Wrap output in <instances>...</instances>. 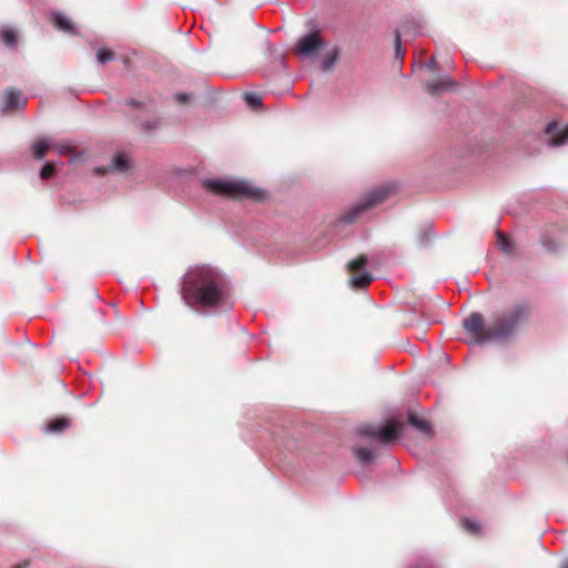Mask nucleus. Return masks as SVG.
Listing matches in <instances>:
<instances>
[{
  "mask_svg": "<svg viewBox=\"0 0 568 568\" xmlns=\"http://www.w3.org/2000/svg\"><path fill=\"white\" fill-rule=\"evenodd\" d=\"M530 316L529 304L517 302L507 308L495 312L488 323H485L480 313L474 312L464 318L463 327L476 344L507 342L514 338L519 329L529 322Z\"/></svg>",
  "mask_w": 568,
  "mask_h": 568,
  "instance_id": "1",
  "label": "nucleus"
},
{
  "mask_svg": "<svg viewBox=\"0 0 568 568\" xmlns=\"http://www.w3.org/2000/svg\"><path fill=\"white\" fill-rule=\"evenodd\" d=\"M182 300L194 310L230 305V287L225 276L210 266L190 270L183 277Z\"/></svg>",
  "mask_w": 568,
  "mask_h": 568,
  "instance_id": "2",
  "label": "nucleus"
},
{
  "mask_svg": "<svg viewBox=\"0 0 568 568\" xmlns=\"http://www.w3.org/2000/svg\"><path fill=\"white\" fill-rule=\"evenodd\" d=\"M203 186L215 194L230 197H258L260 195L258 189L241 181L207 179L203 181Z\"/></svg>",
  "mask_w": 568,
  "mask_h": 568,
  "instance_id": "3",
  "label": "nucleus"
},
{
  "mask_svg": "<svg viewBox=\"0 0 568 568\" xmlns=\"http://www.w3.org/2000/svg\"><path fill=\"white\" fill-rule=\"evenodd\" d=\"M393 190L394 184L392 183L374 189L361 202L346 212L342 216V221L348 224L355 222L363 212L385 201Z\"/></svg>",
  "mask_w": 568,
  "mask_h": 568,
  "instance_id": "4",
  "label": "nucleus"
},
{
  "mask_svg": "<svg viewBox=\"0 0 568 568\" xmlns=\"http://www.w3.org/2000/svg\"><path fill=\"white\" fill-rule=\"evenodd\" d=\"M403 426L402 422H393L384 427L367 424L358 428V434L371 439L376 438L378 442L389 445L399 437Z\"/></svg>",
  "mask_w": 568,
  "mask_h": 568,
  "instance_id": "5",
  "label": "nucleus"
},
{
  "mask_svg": "<svg viewBox=\"0 0 568 568\" xmlns=\"http://www.w3.org/2000/svg\"><path fill=\"white\" fill-rule=\"evenodd\" d=\"M367 258L364 255L358 256L347 264L348 270L353 273L349 280L352 287H366L374 280V276L365 270Z\"/></svg>",
  "mask_w": 568,
  "mask_h": 568,
  "instance_id": "6",
  "label": "nucleus"
},
{
  "mask_svg": "<svg viewBox=\"0 0 568 568\" xmlns=\"http://www.w3.org/2000/svg\"><path fill=\"white\" fill-rule=\"evenodd\" d=\"M324 45L325 43L317 31L310 32L300 38L296 44V53L301 58H311Z\"/></svg>",
  "mask_w": 568,
  "mask_h": 568,
  "instance_id": "7",
  "label": "nucleus"
},
{
  "mask_svg": "<svg viewBox=\"0 0 568 568\" xmlns=\"http://www.w3.org/2000/svg\"><path fill=\"white\" fill-rule=\"evenodd\" d=\"M27 105V98L17 89L6 91L2 100V111L22 110Z\"/></svg>",
  "mask_w": 568,
  "mask_h": 568,
  "instance_id": "8",
  "label": "nucleus"
},
{
  "mask_svg": "<svg viewBox=\"0 0 568 568\" xmlns=\"http://www.w3.org/2000/svg\"><path fill=\"white\" fill-rule=\"evenodd\" d=\"M546 134L549 135L548 143L551 146H561L568 142V125L559 128L556 121L548 123Z\"/></svg>",
  "mask_w": 568,
  "mask_h": 568,
  "instance_id": "9",
  "label": "nucleus"
},
{
  "mask_svg": "<svg viewBox=\"0 0 568 568\" xmlns=\"http://www.w3.org/2000/svg\"><path fill=\"white\" fill-rule=\"evenodd\" d=\"M454 85H455V81L449 77H445L444 79L428 82L426 84V89L429 94L439 95L443 92L450 90Z\"/></svg>",
  "mask_w": 568,
  "mask_h": 568,
  "instance_id": "10",
  "label": "nucleus"
},
{
  "mask_svg": "<svg viewBox=\"0 0 568 568\" xmlns=\"http://www.w3.org/2000/svg\"><path fill=\"white\" fill-rule=\"evenodd\" d=\"M130 169V162L129 159L124 153H116L110 165L106 168H102L99 171L101 172H108V171H116V172H126Z\"/></svg>",
  "mask_w": 568,
  "mask_h": 568,
  "instance_id": "11",
  "label": "nucleus"
},
{
  "mask_svg": "<svg viewBox=\"0 0 568 568\" xmlns=\"http://www.w3.org/2000/svg\"><path fill=\"white\" fill-rule=\"evenodd\" d=\"M52 21L57 29L68 34H75V27L73 22L61 12L52 13Z\"/></svg>",
  "mask_w": 568,
  "mask_h": 568,
  "instance_id": "12",
  "label": "nucleus"
},
{
  "mask_svg": "<svg viewBox=\"0 0 568 568\" xmlns=\"http://www.w3.org/2000/svg\"><path fill=\"white\" fill-rule=\"evenodd\" d=\"M496 235L498 247L507 255H514L516 253V246L511 239L499 230L496 231Z\"/></svg>",
  "mask_w": 568,
  "mask_h": 568,
  "instance_id": "13",
  "label": "nucleus"
},
{
  "mask_svg": "<svg viewBox=\"0 0 568 568\" xmlns=\"http://www.w3.org/2000/svg\"><path fill=\"white\" fill-rule=\"evenodd\" d=\"M354 454L361 465H369L375 459V453L365 447L354 448Z\"/></svg>",
  "mask_w": 568,
  "mask_h": 568,
  "instance_id": "14",
  "label": "nucleus"
},
{
  "mask_svg": "<svg viewBox=\"0 0 568 568\" xmlns=\"http://www.w3.org/2000/svg\"><path fill=\"white\" fill-rule=\"evenodd\" d=\"M408 423L418 432L428 435L432 432V427L429 423L425 419L419 418L415 414H409Z\"/></svg>",
  "mask_w": 568,
  "mask_h": 568,
  "instance_id": "15",
  "label": "nucleus"
},
{
  "mask_svg": "<svg viewBox=\"0 0 568 568\" xmlns=\"http://www.w3.org/2000/svg\"><path fill=\"white\" fill-rule=\"evenodd\" d=\"M53 144L48 140H41L32 145V154L37 160H42L49 149H52Z\"/></svg>",
  "mask_w": 568,
  "mask_h": 568,
  "instance_id": "16",
  "label": "nucleus"
},
{
  "mask_svg": "<svg viewBox=\"0 0 568 568\" xmlns=\"http://www.w3.org/2000/svg\"><path fill=\"white\" fill-rule=\"evenodd\" d=\"M0 41L8 48L13 49L17 45V34L11 28H4L0 32Z\"/></svg>",
  "mask_w": 568,
  "mask_h": 568,
  "instance_id": "17",
  "label": "nucleus"
},
{
  "mask_svg": "<svg viewBox=\"0 0 568 568\" xmlns=\"http://www.w3.org/2000/svg\"><path fill=\"white\" fill-rule=\"evenodd\" d=\"M70 426V422L67 418H57L49 423L47 432L59 433L67 429Z\"/></svg>",
  "mask_w": 568,
  "mask_h": 568,
  "instance_id": "18",
  "label": "nucleus"
},
{
  "mask_svg": "<svg viewBox=\"0 0 568 568\" xmlns=\"http://www.w3.org/2000/svg\"><path fill=\"white\" fill-rule=\"evenodd\" d=\"M338 57L337 49H334L329 54H327L325 58L321 61V68L323 71H329L334 68Z\"/></svg>",
  "mask_w": 568,
  "mask_h": 568,
  "instance_id": "19",
  "label": "nucleus"
},
{
  "mask_svg": "<svg viewBox=\"0 0 568 568\" xmlns=\"http://www.w3.org/2000/svg\"><path fill=\"white\" fill-rule=\"evenodd\" d=\"M434 235V231H433V227L430 225L424 227L420 232H419V235H418V244L420 246H426L432 236Z\"/></svg>",
  "mask_w": 568,
  "mask_h": 568,
  "instance_id": "20",
  "label": "nucleus"
},
{
  "mask_svg": "<svg viewBox=\"0 0 568 568\" xmlns=\"http://www.w3.org/2000/svg\"><path fill=\"white\" fill-rule=\"evenodd\" d=\"M244 100H245L246 104L248 106H251L252 109H257V108L262 106V98L256 93H253V92L245 93Z\"/></svg>",
  "mask_w": 568,
  "mask_h": 568,
  "instance_id": "21",
  "label": "nucleus"
},
{
  "mask_svg": "<svg viewBox=\"0 0 568 568\" xmlns=\"http://www.w3.org/2000/svg\"><path fill=\"white\" fill-rule=\"evenodd\" d=\"M97 58H98V61L103 64L108 61H111L113 60L114 58V54L112 51L110 50H106V49H100L97 53Z\"/></svg>",
  "mask_w": 568,
  "mask_h": 568,
  "instance_id": "22",
  "label": "nucleus"
},
{
  "mask_svg": "<svg viewBox=\"0 0 568 568\" xmlns=\"http://www.w3.org/2000/svg\"><path fill=\"white\" fill-rule=\"evenodd\" d=\"M53 173H54V164L51 162H47L40 171V176H41V179L47 180V179H50L53 175Z\"/></svg>",
  "mask_w": 568,
  "mask_h": 568,
  "instance_id": "23",
  "label": "nucleus"
},
{
  "mask_svg": "<svg viewBox=\"0 0 568 568\" xmlns=\"http://www.w3.org/2000/svg\"><path fill=\"white\" fill-rule=\"evenodd\" d=\"M462 526L469 532H477L478 529H479V525L477 521L475 520H471V519H468V518H465L462 520Z\"/></svg>",
  "mask_w": 568,
  "mask_h": 568,
  "instance_id": "24",
  "label": "nucleus"
},
{
  "mask_svg": "<svg viewBox=\"0 0 568 568\" xmlns=\"http://www.w3.org/2000/svg\"><path fill=\"white\" fill-rule=\"evenodd\" d=\"M159 126H160V120L159 119H154V120H151V121H145V122L142 123V128L145 131L154 130V129H158Z\"/></svg>",
  "mask_w": 568,
  "mask_h": 568,
  "instance_id": "25",
  "label": "nucleus"
},
{
  "mask_svg": "<svg viewBox=\"0 0 568 568\" xmlns=\"http://www.w3.org/2000/svg\"><path fill=\"white\" fill-rule=\"evenodd\" d=\"M544 247L549 252H556L558 243L555 240L548 239L542 242Z\"/></svg>",
  "mask_w": 568,
  "mask_h": 568,
  "instance_id": "26",
  "label": "nucleus"
},
{
  "mask_svg": "<svg viewBox=\"0 0 568 568\" xmlns=\"http://www.w3.org/2000/svg\"><path fill=\"white\" fill-rule=\"evenodd\" d=\"M395 54H396V58L400 55V34H399V31H396V36H395Z\"/></svg>",
  "mask_w": 568,
  "mask_h": 568,
  "instance_id": "27",
  "label": "nucleus"
},
{
  "mask_svg": "<svg viewBox=\"0 0 568 568\" xmlns=\"http://www.w3.org/2000/svg\"><path fill=\"white\" fill-rule=\"evenodd\" d=\"M175 100H176L179 103L183 104V103L189 102V100H190V95H189V94H186V93H178V94L175 95Z\"/></svg>",
  "mask_w": 568,
  "mask_h": 568,
  "instance_id": "28",
  "label": "nucleus"
},
{
  "mask_svg": "<svg viewBox=\"0 0 568 568\" xmlns=\"http://www.w3.org/2000/svg\"><path fill=\"white\" fill-rule=\"evenodd\" d=\"M126 104H129V105H133V106H141L143 103H142V102H139V101H136V100H134V99H131V100H128V101H126Z\"/></svg>",
  "mask_w": 568,
  "mask_h": 568,
  "instance_id": "29",
  "label": "nucleus"
},
{
  "mask_svg": "<svg viewBox=\"0 0 568 568\" xmlns=\"http://www.w3.org/2000/svg\"><path fill=\"white\" fill-rule=\"evenodd\" d=\"M55 149H57V152L60 153V154L69 151L68 146H62V148L57 146Z\"/></svg>",
  "mask_w": 568,
  "mask_h": 568,
  "instance_id": "30",
  "label": "nucleus"
},
{
  "mask_svg": "<svg viewBox=\"0 0 568 568\" xmlns=\"http://www.w3.org/2000/svg\"><path fill=\"white\" fill-rule=\"evenodd\" d=\"M428 68L436 69V60L435 58H432L428 62Z\"/></svg>",
  "mask_w": 568,
  "mask_h": 568,
  "instance_id": "31",
  "label": "nucleus"
},
{
  "mask_svg": "<svg viewBox=\"0 0 568 568\" xmlns=\"http://www.w3.org/2000/svg\"><path fill=\"white\" fill-rule=\"evenodd\" d=\"M559 568H568V559L564 560Z\"/></svg>",
  "mask_w": 568,
  "mask_h": 568,
  "instance_id": "32",
  "label": "nucleus"
}]
</instances>
